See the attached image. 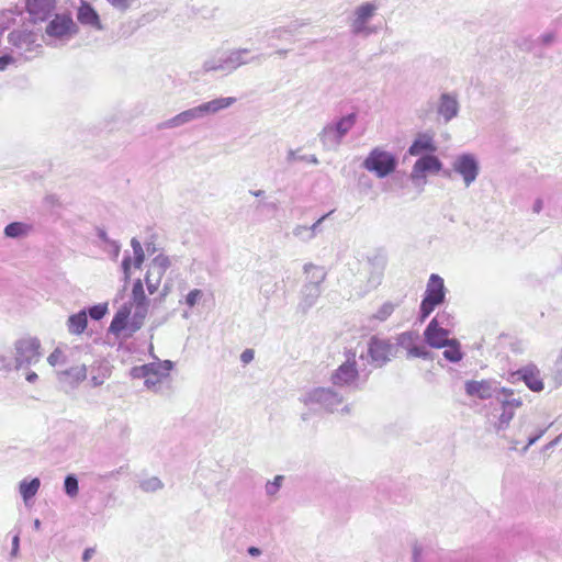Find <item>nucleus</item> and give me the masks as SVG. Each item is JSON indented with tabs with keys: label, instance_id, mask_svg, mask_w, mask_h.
Returning a JSON list of instances; mask_svg holds the SVG:
<instances>
[{
	"label": "nucleus",
	"instance_id": "1",
	"mask_svg": "<svg viewBox=\"0 0 562 562\" xmlns=\"http://www.w3.org/2000/svg\"><path fill=\"white\" fill-rule=\"evenodd\" d=\"M13 54L23 60H32L43 52V26L34 22H23L7 36Z\"/></svg>",
	"mask_w": 562,
	"mask_h": 562
},
{
	"label": "nucleus",
	"instance_id": "2",
	"mask_svg": "<svg viewBox=\"0 0 562 562\" xmlns=\"http://www.w3.org/2000/svg\"><path fill=\"white\" fill-rule=\"evenodd\" d=\"M367 380L368 374L360 373L356 360V353L351 351L346 352V360L338 366L330 375V381L334 386L347 389L349 391L362 390Z\"/></svg>",
	"mask_w": 562,
	"mask_h": 562
},
{
	"label": "nucleus",
	"instance_id": "3",
	"mask_svg": "<svg viewBox=\"0 0 562 562\" xmlns=\"http://www.w3.org/2000/svg\"><path fill=\"white\" fill-rule=\"evenodd\" d=\"M131 310V303H125L119 308L110 324V333L119 336L122 331L126 330L127 336H132L134 333L142 328L148 313V305H134V312L132 316Z\"/></svg>",
	"mask_w": 562,
	"mask_h": 562
},
{
	"label": "nucleus",
	"instance_id": "4",
	"mask_svg": "<svg viewBox=\"0 0 562 562\" xmlns=\"http://www.w3.org/2000/svg\"><path fill=\"white\" fill-rule=\"evenodd\" d=\"M78 33V26L68 13L54 14L43 30V42L48 46H57L68 42Z\"/></svg>",
	"mask_w": 562,
	"mask_h": 562
},
{
	"label": "nucleus",
	"instance_id": "5",
	"mask_svg": "<svg viewBox=\"0 0 562 562\" xmlns=\"http://www.w3.org/2000/svg\"><path fill=\"white\" fill-rule=\"evenodd\" d=\"M173 363L170 360H157L143 366L133 367L131 376L134 379H144L145 386L154 392L159 390L162 380L169 376Z\"/></svg>",
	"mask_w": 562,
	"mask_h": 562
},
{
	"label": "nucleus",
	"instance_id": "6",
	"mask_svg": "<svg viewBox=\"0 0 562 562\" xmlns=\"http://www.w3.org/2000/svg\"><path fill=\"white\" fill-rule=\"evenodd\" d=\"M379 10L375 1L363 2L355 8L349 16V31L358 37H369L378 32L370 23Z\"/></svg>",
	"mask_w": 562,
	"mask_h": 562
},
{
	"label": "nucleus",
	"instance_id": "7",
	"mask_svg": "<svg viewBox=\"0 0 562 562\" xmlns=\"http://www.w3.org/2000/svg\"><path fill=\"white\" fill-rule=\"evenodd\" d=\"M357 115L355 113L347 114L336 122H331L323 127L318 134L319 140L325 149L336 150L341 144L344 137L355 126Z\"/></svg>",
	"mask_w": 562,
	"mask_h": 562
},
{
	"label": "nucleus",
	"instance_id": "8",
	"mask_svg": "<svg viewBox=\"0 0 562 562\" xmlns=\"http://www.w3.org/2000/svg\"><path fill=\"white\" fill-rule=\"evenodd\" d=\"M302 403L310 408L334 413L344 403V396L333 387H314L302 397Z\"/></svg>",
	"mask_w": 562,
	"mask_h": 562
},
{
	"label": "nucleus",
	"instance_id": "9",
	"mask_svg": "<svg viewBox=\"0 0 562 562\" xmlns=\"http://www.w3.org/2000/svg\"><path fill=\"white\" fill-rule=\"evenodd\" d=\"M398 165L397 157L381 147H374L366 157L362 167L378 178L383 179L393 173Z\"/></svg>",
	"mask_w": 562,
	"mask_h": 562
},
{
	"label": "nucleus",
	"instance_id": "10",
	"mask_svg": "<svg viewBox=\"0 0 562 562\" xmlns=\"http://www.w3.org/2000/svg\"><path fill=\"white\" fill-rule=\"evenodd\" d=\"M445 299L446 288L443 279L436 273L430 274L420 303V321H425L437 306L445 302Z\"/></svg>",
	"mask_w": 562,
	"mask_h": 562
},
{
	"label": "nucleus",
	"instance_id": "11",
	"mask_svg": "<svg viewBox=\"0 0 562 562\" xmlns=\"http://www.w3.org/2000/svg\"><path fill=\"white\" fill-rule=\"evenodd\" d=\"M41 341L36 337H23L14 344V369L29 368L40 361Z\"/></svg>",
	"mask_w": 562,
	"mask_h": 562
},
{
	"label": "nucleus",
	"instance_id": "12",
	"mask_svg": "<svg viewBox=\"0 0 562 562\" xmlns=\"http://www.w3.org/2000/svg\"><path fill=\"white\" fill-rule=\"evenodd\" d=\"M496 401L502 407V413L498 416L495 427L497 431H502L508 428L516 409L522 405V398L513 389L503 387Z\"/></svg>",
	"mask_w": 562,
	"mask_h": 562
},
{
	"label": "nucleus",
	"instance_id": "13",
	"mask_svg": "<svg viewBox=\"0 0 562 562\" xmlns=\"http://www.w3.org/2000/svg\"><path fill=\"white\" fill-rule=\"evenodd\" d=\"M394 351L395 347L389 339L372 336L368 341L367 358L375 368H382L394 357ZM364 358L362 352L360 359Z\"/></svg>",
	"mask_w": 562,
	"mask_h": 562
},
{
	"label": "nucleus",
	"instance_id": "14",
	"mask_svg": "<svg viewBox=\"0 0 562 562\" xmlns=\"http://www.w3.org/2000/svg\"><path fill=\"white\" fill-rule=\"evenodd\" d=\"M452 170L461 176L463 183L469 188L477 178L480 165L473 154H461L452 162Z\"/></svg>",
	"mask_w": 562,
	"mask_h": 562
},
{
	"label": "nucleus",
	"instance_id": "15",
	"mask_svg": "<svg viewBox=\"0 0 562 562\" xmlns=\"http://www.w3.org/2000/svg\"><path fill=\"white\" fill-rule=\"evenodd\" d=\"M170 266L171 259L162 254H159L150 261L145 277V283L149 294H154L158 290L162 277Z\"/></svg>",
	"mask_w": 562,
	"mask_h": 562
},
{
	"label": "nucleus",
	"instance_id": "16",
	"mask_svg": "<svg viewBox=\"0 0 562 562\" xmlns=\"http://www.w3.org/2000/svg\"><path fill=\"white\" fill-rule=\"evenodd\" d=\"M503 386L495 380H469L464 383L465 394L480 400L497 398Z\"/></svg>",
	"mask_w": 562,
	"mask_h": 562
},
{
	"label": "nucleus",
	"instance_id": "17",
	"mask_svg": "<svg viewBox=\"0 0 562 562\" xmlns=\"http://www.w3.org/2000/svg\"><path fill=\"white\" fill-rule=\"evenodd\" d=\"M56 3V0H25V10L30 15L26 22L42 25L53 15Z\"/></svg>",
	"mask_w": 562,
	"mask_h": 562
},
{
	"label": "nucleus",
	"instance_id": "18",
	"mask_svg": "<svg viewBox=\"0 0 562 562\" xmlns=\"http://www.w3.org/2000/svg\"><path fill=\"white\" fill-rule=\"evenodd\" d=\"M442 169V162L438 157L431 155L420 156L414 164L411 179L413 181L424 179L426 172H439Z\"/></svg>",
	"mask_w": 562,
	"mask_h": 562
},
{
	"label": "nucleus",
	"instance_id": "19",
	"mask_svg": "<svg viewBox=\"0 0 562 562\" xmlns=\"http://www.w3.org/2000/svg\"><path fill=\"white\" fill-rule=\"evenodd\" d=\"M438 319H431L427 325L424 337L426 342L432 348H445L448 344L450 330L446 327L438 326Z\"/></svg>",
	"mask_w": 562,
	"mask_h": 562
},
{
	"label": "nucleus",
	"instance_id": "20",
	"mask_svg": "<svg viewBox=\"0 0 562 562\" xmlns=\"http://www.w3.org/2000/svg\"><path fill=\"white\" fill-rule=\"evenodd\" d=\"M201 119H204V115L202 108L199 104L164 121L160 123L159 128H177Z\"/></svg>",
	"mask_w": 562,
	"mask_h": 562
},
{
	"label": "nucleus",
	"instance_id": "21",
	"mask_svg": "<svg viewBox=\"0 0 562 562\" xmlns=\"http://www.w3.org/2000/svg\"><path fill=\"white\" fill-rule=\"evenodd\" d=\"M58 382L70 390L76 389L82 381L87 379V367L85 364L75 366L66 370L56 372Z\"/></svg>",
	"mask_w": 562,
	"mask_h": 562
},
{
	"label": "nucleus",
	"instance_id": "22",
	"mask_svg": "<svg viewBox=\"0 0 562 562\" xmlns=\"http://www.w3.org/2000/svg\"><path fill=\"white\" fill-rule=\"evenodd\" d=\"M437 150V145L434 140L432 133H419L408 147L407 153L409 156L431 155Z\"/></svg>",
	"mask_w": 562,
	"mask_h": 562
},
{
	"label": "nucleus",
	"instance_id": "23",
	"mask_svg": "<svg viewBox=\"0 0 562 562\" xmlns=\"http://www.w3.org/2000/svg\"><path fill=\"white\" fill-rule=\"evenodd\" d=\"M459 110L460 104L456 94L446 92L440 95L437 112L446 123L457 117Z\"/></svg>",
	"mask_w": 562,
	"mask_h": 562
},
{
	"label": "nucleus",
	"instance_id": "24",
	"mask_svg": "<svg viewBox=\"0 0 562 562\" xmlns=\"http://www.w3.org/2000/svg\"><path fill=\"white\" fill-rule=\"evenodd\" d=\"M516 374L521 379L527 387L532 392H541L544 389V384L540 374V370L533 363H529L520 368Z\"/></svg>",
	"mask_w": 562,
	"mask_h": 562
},
{
	"label": "nucleus",
	"instance_id": "25",
	"mask_svg": "<svg viewBox=\"0 0 562 562\" xmlns=\"http://www.w3.org/2000/svg\"><path fill=\"white\" fill-rule=\"evenodd\" d=\"M77 20L80 24L89 26L97 31H102L104 27L101 23L100 15L95 9L87 1H81L77 10Z\"/></svg>",
	"mask_w": 562,
	"mask_h": 562
},
{
	"label": "nucleus",
	"instance_id": "26",
	"mask_svg": "<svg viewBox=\"0 0 562 562\" xmlns=\"http://www.w3.org/2000/svg\"><path fill=\"white\" fill-rule=\"evenodd\" d=\"M436 546L426 539L416 540L412 547V559L414 562H434Z\"/></svg>",
	"mask_w": 562,
	"mask_h": 562
},
{
	"label": "nucleus",
	"instance_id": "27",
	"mask_svg": "<svg viewBox=\"0 0 562 562\" xmlns=\"http://www.w3.org/2000/svg\"><path fill=\"white\" fill-rule=\"evenodd\" d=\"M260 58L261 55L254 56L250 54V49L248 48H239L227 52V59L231 72H233L243 65L254 63Z\"/></svg>",
	"mask_w": 562,
	"mask_h": 562
},
{
	"label": "nucleus",
	"instance_id": "28",
	"mask_svg": "<svg viewBox=\"0 0 562 562\" xmlns=\"http://www.w3.org/2000/svg\"><path fill=\"white\" fill-rule=\"evenodd\" d=\"M202 69L204 72L222 71L231 74L227 59V52H216L215 54L207 57L203 61Z\"/></svg>",
	"mask_w": 562,
	"mask_h": 562
},
{
	"label": "nucleus",
	"instance_id": "29",
	"mask_svg": "<svg viewBox=\"0 0 562 562\" xmlns=\"http://www.w3.org/2000/svg\"><path fill=\"white\" fill-rule=\"evenodd\" d=\"M236 101L237 100L234 97H221V98H216L211 101L201 103L200 105L202 108L203 115L205 117L207 115H213V114H216L225 109H228L229 106L235 104Z\"/></svg>",
	"mask_w": 562,
	"mask_h": 562
},
{
	"label": "nucleus",
	"instance_id": "30",
	"mask_svg": "<svg viewBox=\"0 0 562 562\" xmlns=\"http://www.w3.org/2000/svg\"><path fill=\"white\" fill-rule=\"evenodd\" d=\"M321 293V286L305 283L302 289V299L301 302L299 303V308L303 313H306L312 306L315 305Z\"/></svg>",
	"mask_w": 562,
	"mask_h": 562
},
{
	"label": "nucleus",
	"instance_id": "31",
	"mask_svg": "<svg viewBox=\"0 0 562 562\" xmlns=\"http://www.w3.org/2000/svg\"><path fill=\"white\" fill-rule=\"evenodd\" d=\"M95 233L102 243L100 244V247H102L112 260H117L121 251V244L117 240L111 239L106 232L101 227H97Z\"/></svg>",
	"mask_w": 562,
	"mask_h": 562
},
{
	"label": "nucleus",
	"instance_id": "32",
	"mask_svg": "<svg viewBox=\"0 0 562 562\" xmlns=\"http://www.w3.org/2000/svg\"><path fill=\"white\" fill-rule=\"evenodd\" d=\"M88 325L87 312L85 310L72 314L68 317L67 329L72 335H80L85 331Z\"/></svg>",
	"mask_w": 562,
	"mask_h": 562
},
{
	"label": "nucleus",
	"instance_id": "33",
	"mask_svg": "<svg viewBox=\"0 0 562 562\" xmlns=\"http://www.w3.org/2000/svg\"><path fill=\"white\" fill-rule=\"evenodd\" d=\"M32 231V226L24 222H12L4 227V236L8 238H23Z\"/></svg>",
	"mask_w": 562,
	"mask_h": 562
},
{
	"label": "nucleus",
	"instance_id": "34",
	"mask_svg": "<svg viewBox=\"0 0 562 562\" xmlns=\"http://www.w3.org/2000/svg\"><path fill=\"white\" fill-rule=\"evenodd\" d=\"M304 272L306 274V284L321 286L322 282L326 278V272L324 268L313 263H306L304 266Z\"/></svg>",
	"mask_w": 562,
	"mask_h": 562
},
{
	"label": "nucleus",
	"instance_id": "35",
	"mask_svg": "<svg viewBox=\"0 0 562 562\" xmlns=\"http://www.w3.org/2000/svg\"><path fill=\"white\" fill-rule=\"evenodd\" d=\"M41 486V481L37 477L32 479L31 481L23 480L19 484V492L25 503H27L31 498H33L38 488Z\"/></svg>",
	"mask_w": 562,
	"mask_h": 562
},
{
	"label": "nucleus",
	"instance_id": "36",
	"mask_svg": "<svg viewBox=\"0 0 562 562\" xmlns=\"http://www.w3.org/2000/svg\"><path fill=\"white\" fill-rule=\"evenodd\" d=\"M445 347L446 350L442 353L445 359L453 363L462 360L463 353L461 351L460 342L457 339L452 338L448 340V344Z\"/></svg>",
	"mask_w": 562,
	"mask_h": 562
},
{
	"label": "nucleus",
	"instance_id": "37",
	"mask_svg": "<svg viewBox=\"0 0 562 562\" xmlns=\"http://www.w3.org/2000/svg\"><path fill=\"white\" fill-rule=\"evenodd\" d=\"M132 301L134 305H148V300L144 292V285L140 279L135 280L132 289Z\"/></svg>",
	"mask_w": 562,
	"mask_h": 562
},
{
	"label": "nucleus",
	"instance_id": "38",
	"mask_svg": "<svg viewBox=\"0 0 562 562\" xmlns=\"http://www.w3.org/2000/svg\"><path fill=\"white\" fill-rule=\"evenodd\" d=\"M164 487V483L157 476L145 477L139 481V488L145 493H154Z\"/></svg>",
	"mask_w": 562,
	"mask_h": 562
},
{
	"label": "nucleus",
	"instance_id": "39",
	"mask_svg": "<svg viewBox=\"0 0 562 562\" xmlns=\"http://www.w3.org/2000/svg\"><path fill=\"white\" fill-rule=\"evenodd\" d=\"M418 334L414 331H404L396 338L397 345L404 348L407 352L416 345Z\"/></svg>",
	"mask_w": 562,
	"mask_h": 562
},
{
	"label": "nucleus",
	"instance_id": "40",
	"mask_svg": "<svg viewBox=\"0 0 562 562\" xmlns=\"http://www.w3.org/2000/svg\"><path fill=\"white\" fill-rule=\"evenodd\" d=\"M64 491L70 498L77 497L79 493V482L76 474H68L64 480Z\"/></svg>",
	"mask_w": 562,
	"mask_h": 562
},
{
	"label": "nucleus",
	"instance_id": "41",
	"mask_svg": "<svg viewBox=\"0 0 562 562\" xmlns=\"http://www.w3.org/2000/svg\"><path fill=\"white\" fill-rule=\"evenodd\" d=\"M21 14V11L16 9H8L0 13V32L2 33L4 30L9 29L12 23H14L15 18Z\"/></svg>",
	"mask_w": 562,
	"mask_h": 562
},
{
	"label": "nucleus",
	"instance_id": "42",
	"mask_svg": "<svg viewBox=\"0 0 562 562\" xmlns=\"http://www.w3.org/2000/svg\"><path fill=\"white\" fill-rule=\"evenodd\" d=\"M292 235L302 243H310L314 239V236L310 232L307 225L297 224L292 229Z\"/></svg>",
	"mask_w": 562,
	"mask_h": 562
},
{
	"label": "nucleus",
	"instance_id": "43",
	"mask_svg": "<svg viewBox=\"0 0 562 562\" xmlns=\"http://www.w3.org/2000/svg\"><path fill=\"white\" fill-rule=\"evenodd\" d=\"M395 310V305L391 302H385L378 311L373 314L372 318L379 322L386 321Z\"/></svg>",
	"mask_w": 562,
	"mask_h": 562
},
{
	"label": "nucleus",
	"instance_id": "44",
	"mask_svg": "<svg viewBox=\"0 0 562 562\" xmlns=\"http://www.w3.org/2000/svg\"><path fill=\"white\" fill-rule=\"evenodd\" d=\"M284 476L283 475H277L272 481L267 482L265 486V492L268 496H274L280 491L282 483H283Z\"/></svg>",
	"mask_w": 562,
	"mask_h": 562
},
{
	"label": "nucleus",
	"instance_id": "45",
	"mask_svg": "<svg viewBox=\"0 0 562 562\" xmlns=\"http://www.w3.org/2000/svg\"><path fill=\"white\" fill-rule=\"evenodd\" d=\"M296 160H303V161H307L310 164H313V165H317L318 164V159L315 155H307V156H300L297 155V151L296 150H293V149H290L286 154V161L288 162H294Z\"/></svg>",
	"mask_w": 562,
	"mask_h": 562
},
{
	"label": "nucleus",
	"instance_id": "46",
	"mask_svg": "<svg viewBox=\"0 0 562 562\" xmlns=\"http://www.w3.org/2000/svg\"><path fill=\"white\" fill-rule=\"evenodd\" d=\"M407 358H422L425 360H430L431 352L426 349V347L420 345H415L412 347V349L407 352Z\"/></svg>",
	"mask_w": 562,
	"mask_h": 562
},
{
	"label": "nucleus",
	"instance_id": "47",
	"mask_svg": "<svg viewBox=\"0 0 562 562\" xmlns=\"http://www.w3.org/2000/svg\"><path fill=\"white\" fill-rule=\"evenodd\" d=\"M88 312L92 319L99 321L106 314L108 305L106 304H97V305L89 307Z\"/></svg>",
	"mask_w": 562,
	"mask_h": 562
},
{
	"label": "nucleus",
	"instance_id": "48",
	"mask_svg": "<svg viewBox=\"0 0 562 562\" xmlns=\"http://www.w3.org/2000/svg\"><path fill=\"white\" fill-rule=\"evenodd\" d=\"M111 7L120 12H126L136 0H106Z\"/></svg>",
	"mask_w": 562,
	"mask_h": 562
},
{
	"label": "nucleus",
	"instance_id": "49",
	"mask_svg": "<svg viewBox=\"0 0 562 562\" xmlns=\"http://www.w3.org/2000/svg\"><path fill=\"white\" fill-rule=\"evenodd\" d=\"M47 362L52 366V367H56L57 364H63L66 362V357L64 355V352L59 349V348H56L47 358Z\"/></svg>",
	"mask_w": 562,
	"mask_h": 562
},
{
	"label": "nucleus",
	"instance_id": "50",
	"mask_svg": "<svg viewBox=\"0 0 562 562\" xmlns=\"http://www.w3.org/2000/svg\"><path fill=\"white\" fill-rule=\"evenodd\" d=\"M335 211L331 210L330 212L324 214L321 216L315 223L307 226L314 238L322 232V224L334 213Z\"/></svg>",
	"mask_w": 562,
	"mask_h": 562
},
{
	"label": "nucleus",
	"instance_id": "51",
	"mask_svg": "<svg viewBox=\"0 0 562 562\" xmlns=\"http://www.w3.org/2000/svg\"><path fill=\"white\" fill-rule=\"evenodd\" d=\"M21 58L13 54L11 50L2 56H0V71L7 69L9 65L15 64Z\"/></svg>",
	"mask_w": 562,
	"mask_h": 562
},
{
	"label": "nucleus",
	"instance_id": "52",
	"mask_svg": "<svg viewBox=\"0 0 562 562\" xmlns=\"http://www.w3.org/2000/svg\"><path fill=\"white\" fill-rule=\"evenodd\" d=\"M203 296V293L199 289L191 290L186 296V304L189 307H193Z\"/></svg>",
	"mask_w": 562,
	"mask_h": 562
},
{
	"label": "nucleus",
	"instance_id": "53",
	"mask_svg": "<svg viewBox=\"0 0 562 562\" xmlns=\"http://www.w3.org/2000/svg\"><path fill=\"white\" fill-rule=\"evenodd\" d=\"M438 326H442L449 329L453 325L452 317L447 312L438 313L432 319H438Z\"/></svg>",
	"mask_w": 562,
	"mask_h": 562
},
{
	"label": "nucleus",
	"instance_id": "54",
	"mask_svg": "<svg viewBox=\"0 0 562 562\" xmlns=\"http://www.w3.org/2000/svg\"><path fill=\"white\" fill-rule=\"evenodd\" d=\"M557 38V34L555 32L553 31H549V32H546L543 34H541L538 38V41L543 45V46H550L551 44L554 43Z\"/></svg>",
	"mask_w": 562,
	"mask_h": 562
},
{
	"label": "nucleus",
	"instance_id": "55",
	"mask_svg": "<svg viewBox=\"0 0 562 562\" xmlns=\"http://www.w3.org/2000/svg\"><path fill=\"white\" fill-rule=\"evenodd\" d=\"M131 266L132 258L130 255H125L121 265L125 281H127L131 278Z\"/></svg>",
	"mask_w": 562,
	"mask_h": 562
},
{
	"label": "nucleus",
	"instance_id": "56",
	"mask_svg": "<svg viewBox=\"0 0 562 562\" xmlns=\"http://www.w3.org/2000/svg\"><path fill=\"white\" fill-rule=\"evenodd\" d=\"M291 31L289 30V27H277V29H273L272 31H270L269 33H267V36L268 38H271V40H280L283 37L284 34L286 33H290Z\"/></svg>",
	"mask_w": 562,
	"mask_h": 562
},
{
	"label": "nucleus",
	"instance_id": "57",
	"mask_svg": "<svg viewBox=\"0 0 562 562\" xmlns=\"http://www.w3.org/2000/svg\"><path fill=\"white\" fill-rule=\"evenodd\" d=\"M0 369H3V370L14 369V357L10 358L4 355H0Z\"/></svg>",
	"mask_w": 562,
	"mask_h": 562
},
{
	"label": "nucleus",
	"instance_id": "58",
	"mask_svg": "<svg viewBox=\"0 0 562 562\" xmlns=\"http://www.w3.org/2000/svg\"><path fill=\"white\" fill-rule=\"evenodd\" d=\"M131 246L133 248L134 256H145L142 244L137 238H132Z\"/></svg>",
	"mask_w": 562,
	"mask_h": 562
},
{
	"label": "nucleus",
	"instance_id": "59",
	"mask_svg": "<svg viewBox=\"0 0 562 562\" xmlns=\"http://www.w3.org/2000/svg\"><path fill=\"white\" fill-rule=\"evenodd\" d=\"M547 428L541 429L536 436H532L528 439L527 445L524 447L522 452H526L530 446L536 443L546 432Z\"/></svg>",
	"mask_w": 562,
	"mask_h": 562
},
{
	"label": "nucleus",
	"instance_id": "60",
	"mask_svg": "<svg viewBox=\"0 0 562 562\" xmlns=\"http://www.w3.org/2000/svg\"><path fill=\"white\" fill-rule=\"evenodd\" d=\"M254 350L252 349H246L240 355V360L243 363L247 364L254 360Z\"/></svg>",
	"mask_w": 562,
	"mask_h": 562
},
{
	"label": "nucleus",
	"instance_id": "61",
	"mask_svg": "<svg viewBox=\"0 0 562 562\" xmlns=\"http://www.w3.org/2000/svg\"><path fill=\"white\" fill-rule=\"evenodd\" d=\"M106 379V375L103 373L102 375H92L91 376V384L92 386L97 387V386H100L104 383Z\"/></svg>",
	"mask_w": 562,
	"mask_h": 562
},
{
	"label": "nucleus",
	"instance_id": "62",
	"mask_svg": "<svg viewBox=\"0 0 562 562\" xmlns=\"http://www.w3.org/2000/svg\"><path fill=\"white\" fill-rule=\"evenodd\" d=\"M19 547H20V537H19V535H15L12 539V549H11L12 557L18 555Z\"/></svg>",
	"mask_w": 562,
	"mask_h": 562
},
{
	"label": "nucleus",
	"instance_id": "63",
	"mask_svg": "<svg viewBox=\"0 0 562 562\" xmlns=\"http://www.w3.org/2000/svg\"><path fill=\"white\" fill-rule=\"evenodd\" d=\"M543 209V200L538 198L536 199V201L533 202V205H532V212L535 214H539Z\"/></svg>",
	"mask_w": 562,
	"mask_h": 562
},
{
	"label": "nucleus",
	"instance_id": "64",
	"mask_svg": "<svg viewBox=\"0 0 562 562\" xmlns=\"http://www.w3.org/2000/svg\"><path fill=\"white\" fill-rule=\"evenodd\" d=\"M94 549L93 548H87L85 551H83V554H82V561L83 562H88L94 554Z\"/></svg>",
	"mask_w": 562,
	"mask_h": 562
}]
</instances>
